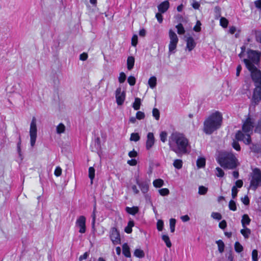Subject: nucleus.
<instances>
[{
    "label": "nucleus",
    "mask_w": 261,
    "mask_h": 261,
    "mask_svg": "<svg viewBox=\"0 0 261 261\" xmlns=\"http://www.w3.org/2000/svg\"><path fill=\"white\" fill-rule=\"evenodd\" d=\"M218 162L223 168L229 169L237 167L239 163L236 156L231 152H223L220 154Z\"/></svg>",
    "instance_id": "4"
},
{
    "label": "nucleus",
    "mask_w": 261,
    "mask_h": 261,
    "mask_svg": "<svg viewBox=\"0 0 261 261\" xmlns=\"http://www.w3.org/2000/svg\"><path fill=\"white\" fill-rule=\"evenodd\" d=\"M192 6L194 9H199V8L200 7V4L199 2H198L197 1H196L195 0H193L192 3Z\"/></svg>",
    "instance_id": "56"
},
{
    "label": "nucleus",
    "mask_w": 261,
    "mask_h": 261,
    "mask_svg": "<svg viewBox=\"0 0 261 261\" xmlns=\"http://www.w3.org/2000/svg\"><path fill=\"white\" fill-rule=\"evenodd\" d=\"M110 237L114 245H117L120 243V234L116 228L113 227L111 229Z\"/></svg>",
    "instance_id": "14"
},
{
    "label": "nucleus",
    "mask_w": 261,
    "mask_h": 261,
    "mask_svg": "<svg viewBox=\"0 0 261 261\" xmlns=\"http://www.w3.org/2000/svg\"><path fill=\"white\" fill-rule=\"evenodd\" d=\"M255 131L259 133H261V121L259 122L258 125H257Z\"/></svg>",
    "instance_id": "64"
},
{
    "label": "nucleus",
    "mask_w": 261,
    "mask_h": 261,
    "mask_svg": "<svg viewBox=\"0 0 261 261\" xmlns=\"http://www.w3.org/2000/svg\"><path fill=\"white\" fill-rule=\"evenodd\" d=\"M135 59L133 57H128L127 59V67L128 70H131L134 65Z\"/></svg>",
    "instance_id": "20"
},
{
    "label": "nucleus",
    "mask_w": 261,
    "mask_h": 261,
    "mask_svg": "<svg viewBox=\"0 0 261 261\" xmlns=\"http://www.w3.org/2000/svg\"><path fill=\"white\" fill-rule=\"evenodd\" d=\"M211 217L213 219L218 220H219L221 219V218H222L221 215L220 213H217V212H213L211 214Z\"/></svg>",
    "instance_id": "45"
},
{
    "label": "nucleus",
    "mask_w": 261,
    "mask_h": 261,
    "mask_svg": "<svg viewBox=\"0 0 261 261\" xmlns=\"http://www.w3.org/2000/svg\"><path fill=\"white\" fill-rule=\"evenodd\" d=\"M127 163L132 166H136L137 164V161L135 159L129 160L127 161Z\"/></svg>",
    "instance_id": "55"
},
{
    "label": "nucleus",
    "mask_w": 261,
    "mask_h": 261,
    "mask_svg": "<svg viewBox=\"0 0 261 261\" xmlns=\"http://www.w3.org/2000/svg\"><path fill=\"white\" fill-rule=\"evenodd\" d=\"M128 155L130 158H133L136 157L138 155V153L137 151H136L135 149H133L128 152Z\"/></svg>",
    "instance_id": "54"
},
{
    "label": "nucleus",
    "mask_w": 261,
    "mask_h": 261,
    "mask_svg": "<svg viewBox=\"0 0 261 261\" xmlns=\"http://www.w3.org/2000/svg\"><path fill=\"white\" fill-rule=\"evenodd\" d=\"M127 82L130 86H134L136 84V79L133 76H129L127 79Z\"/></svg>",
    "instance_id": "48"
},
{
    "label": "nucleus",
    "mask_w": 261,
    "mask_h": 261,
    "mask_svg": "<svg viewBox=\"0 0 261 261\" xmlns=\"http://www.w3.org/2000/svg\"><path fill=\"white\" fill-rule=\"evenodd\" d=\"M122 253L127 257H130L131 256L129 251V247L127 244H124L122 246Z\"/></svg>",
    "instance_id": "19"
},
{
    "label": "nucleus",
    "mask_w": 261,
    "mask_h": 261,
    "mask_svg": "<svg viewBox=\"0 0 261 261\" xmlns=\"http://www.w3.org/2000/svg\"><path fill=\"white\" fill-rule=\"evenodd\" d=\"M173 164L174 167L177 169H180L182 167V162L181 160H175Z\"/></svg>",
    "instance_id": "30"
},
{
    "label": "nucleus",
    "mask_w": 261,
    "mask_h": 261,
    "mask_svg": "<svg viewBox=\"0 0 261 261\" xmlns=\"http://www.w3.org/2000/svg\"><path fill=\"white\" fill-rule=\"evenodd\" d=\"M155 143V138L152 133H148L147 135V139L146 141V148L147 150H150L154 145Z\"/></svg>",
    "instance_id": "15"
},
{
    "label": "nucleus",
    "mask_w": 261,
    "mask_h": 261,
    "mask_svg": "<svg viewBox=\"0 0 261 261\" xmlns=\"http://www.w3.org/2000/svg\"><path fill=\"white\" fill-rule=\"evenodd\" d=\"M162 240L166 243V245L167 247L170 248L171 247L172 244L170 240L169 237L166 234L162 235Z\"/></svg>",
    "instance_id": "28"
},
{
    "label": "nucleus",
    "mask_w": 261,
    "mask_h": 261,
    "mask_svg": "<svg viewBox=\"0 0 261 261\" xmlns=\"http://www.w3.org/2000/svg\"><path fill=\"white\" fill-rule=\"evenodd\" d=\"M228 206L230 210L233 211H235L237 210L236 204L233 200H231L229 201Z\"/></svg>",
    "instance_id": "43"
},
{
    "label": "nucleus",
    "mask_w": 261,
    "mask_h": 261,
    "mask_svg": "<svg viewBox=\"0 0 261 261\" xmlns=\"http://www.w3.org/2000/svg\"><path fill=\"white\" fill-rule=\"evenodd\" d=\"M75 226L79 228L81 233H84L86 230V218L84 216L78 217L75 222Z\"/></svg>",
    "instance_id": "12"
},
{
    "label": "nucleus",
    "mask_w": 261,
    "mask_h": 261,
    "mask_svg": "<svg viewBox=\"0 0 261 261\" xmlns=\"http://www.w3.org/2000/svg\"><path fill=\"white\" fill-rule=\"evenodd\" d=\"M169 7V3L168 1H164L158 6V8L160 13H164L167 11Z\"/></svg>",
    "instance_id": "17"
},
{
    "label": "nucleus",
    "mask_w": 261,
    "mask_h": 261,
    "mask_svg": "<svg viewBox=\"0 0 261 261\" xmlns=\"http://www.w3.org/2000/svg\"><path fill=\"white\" fill-rule=\"evenodd\" d=\"M242 202L245 205L249 204V199L247 196H245L241 198Z\"/></svg>",
    "instance_id": "57"
},
{
    "label": "nucleus",
    "mask_w": 261,
    "mask_h": 261,
    "mask_svg": "<svg viewBox=\"0 0 261 261\" xmlns=\"http://www.w3.org/2000/svg\"><path fill=\"white\" fill-rule=\"evenodd\" d=\"M261 101V86H255L251 98V104L258 105Z\"/></svg>",
    "instance_id": "10"
},
{
    "label": "nucleus",
    "mask_w": 261,
    "mask_h": 261,
    "mask_svg": "<svg viewBox=\"0 0 261 261\" xmlns=\"http://www.w3.org/2000/svg\"><path fill=\"white\" fill-rule=\"evenodd\" d=\"M126 80V75L125 74L121 72L120 73L119 77H118V81L120 83H123Z\"/></svg>",
    "instance_id": "40"
},
{
    "label": "nucleus",
    "mask_w": 261,
    "mask_h": 261,
    "mask_svg": "<svg viewBox=\"0 0 261 261\" xmlns=\"http://www.w3.org/2000/svg\"><path fill=\"white\" fill-rule=\"evenodd\" d=\"M168 144L170 149L177 154L187 153L190 147L189 140L183 134L178 132L171 134Z\"/></svg>",
    "instance_id": "1"
},
{
    "label": "nucleus",
    "mask_w": 261,
    "mask_h": 261,
    "mask_svg": "<svg viewBox=\"0 0 261 261\" xmlns=\"http://www.w3.org/2000/svg\"><path fill=\"white\" fill-rule=\"evenodd\" d=\"M95 176V170L93 167H90L89 168V177L91 179V184L93 182V180Z\"/></svg>",
    "instance_id": "33"
},
{
    "label": "nucleus",
    "mask_w": 261,
    "mask_h": 261,
    "mask_svg": "<svg viewBox=\"0 0 261 261\" xmlns=\"http://www.w3.org/2000/svg\"><path fill=\"white\" fill-rule=\"evenodd\" d=\"M220 25L223 28H226L228 24V21L224 17H221L220 20Z\"/></svg>",
    "instance_id": "38"
},
{
    "label": "nucleus",
    "mask_w": 261,
    "mask_h": 261,
    "mask_svg": "<svg viewBox=\"0 0 261 261\" xmlns=\"http://www.w3.org/2000/svg\"><path fill=\"white\" fill-rule=\"evenodd\" d=\"M260 53L258 51L249 50L247 51V58L244 59V62L247 69L256 67L260 61Z\"/></svg>",
    "instance_id": "5"
},
{
    "label": "nucleus",
    "mask_w": 261,
    "mask_h": 261,
    "mask_svg": "<svg viewBox=\"0 0 261 261\" xmlns=\"http://www.w3.org/2000/svg\"><path fill=\"white\" fill-rule=\"evenodd\" d=\"M65 126L64 124L61 123L56 126V133L58 134H61L65 131Z\"/></svg>",
    "instance_id": "23"
},
{
    "label": "nucleus",
    "mask_w": 261,
    "mask_h": 261,
    "mask_svg": "<svg viewBox=\"0 0 261 261\" xmlns=\"http://www.w3.org/2000/svg\"><path fill=\"white\" fill-rule=\"evenodd\" d=\"M176 223V220L174 218H171L169 220L170 228L171 232L175 231V226Z\"/></svg>",
    "instance_id": "35"
},
{
    "label": "nucleus",
    "mask_w": 261,
    "mask_h": 261,
    "mask_svg": "<svg viewBox=\"0 0 261 261\" xmlns=\"http://www.w3.org/2000/svg\"><path fill=\"white\" fill-rule=\"evenodd\" d=\"M140 139V137L138 133H133L131 134L129 140L131 141L137 142Z\"/></svg>",
    "instance_id": "31"
},
{
    "label": "nucleus",
    "mask_w": 261,
    "mask_h": 261,
    "mask_svg": "<svg viewBox=\"0 0 261 261\" xmlns=\"http://www.w3.org/2000/svg\"><path fill=\"white\" fill-rule=\"evenodd\" d=\"M250 221L251 220L248 215L244 214L243 215L242 219L241 220V223L243 227H246V225H248L250 224Z\"/></svg>",
    "instance_id": "18"
},
{
    "label": "nucleus",
    "mask_w": 261,
    "mask_h": 261,
    "mask_svg": "<svg viewBox=\"0 0 261 261\" xmlns=\"http://www.w3.org/2000/svg\"><path fill=\"white\" fill-rule=\"evenodd\" d=\"M88 58V55L86 53H83L80 55V59L81 60L85 61Z\"/></svg>",
    "instance_id": "63"
},
{
    "label": "nucleus",
    "mask_w": 261,
    "mask_h": 261,
    "mask_svg": "<svg viewBox=\"0 0 261 261\" xmlns=\"http://www.w3.org/2000/svg\"><path fill=\"white\" fill-rule=\"evenodd\" d=\"M219 226L221 229H224L226 227V222L225 220L222 221L220 222Z\"/></svg>",
    "instance_id": "62"
},
{
    "label": "nucleus",
    "mask_w": 261,
    "mask_h": 261,
    "mask_svg": "<svg viewBox=\"0 0 261 261\" xmlns=\"http://www.w3.org/2000/svg\"><path fill=\"white\" fill-rule=\"evenodd\" d=\"M148 84L150 88H151V89L154 88L156 85V77H155L154 76L150 77L148 80Z\"/></svg>",
    "instance_id": "21"
},
{
    "label": "nucleus",
    "mask_w": 261,
    "mask_h": 261,
    "mask_svg": "<svg viewBox=\"0 0 261 261\" xmlns=\"http://www.w3.org/2000/svg\"><path fill=\"white\" fill-rule=\"evenodd\" d=\"M259 186H261V172L259 169H255L253 171L250 187L254 190Z\"/></svg>",
    "instance_id": "9"
},
{
    "label": "nucleus",
    "mask_w": 261,
    "mask_h": 261,
    "mask_svg": "<svg viewBox=\"0 0 261 261\" xmlns=\"http://www.w3.org/2000/svg\"><path fill=\"white\" fill-rule=\"evenodd\" d=\"M216 174L218 177H221L224 175V171L219 167L216 168Z\"/></svg>",
    "instance_id": "44"
},
{
    "label": "nucleus",
    "mask_w": 261,
    "mask_h": 261,
    "mask_svg": "<svg viewBox=\"0 0 261 261\" xmlns=\"http://www.w3.org/2000/svg\"><path fill=\"white\" fill-rule=\"evenodd\" d=\"M205 165V159L203 158L198 159L197 161V166L198 168H203Z\"/></svg>",
    "instance_id": "29"
},
{
    "label": "nucleus",
    "mask_w": 261,
    "mask_h": 261,
    "mask_svg": "<svg viewBox=\"0 0 261 261\" xmlns=\"http://www.w3.org/2000/svg\"><path fill=\"white\" fill-rule=\"evenodd\" d=\"M247 69L250 72L251 77L255 86H261V71L258 69L257 67L252 68L250 66Z\"/></svg>",
    "instance_id": "8"
},
{
    "label": "nucleus",
    "mask_w": 261,
    "mask_h": 261,
    "mask_svg": "<svg viewBox=\"0 0 261 261\" xmlns=\"http://www.w3.org/2000/svg\"><path fill=\"white\" fill-rule=\"evenodd\" d=\"M186 50L189 52L191 51L195 47L196 43L192 37H188L186 38Z\"/></svg>",
    "instance_id": "16"
},
{
    "label": "nucleus",
    "mask_w": 261,
    "mask_h": 261,
    "mask_svg": "<svg viewBox=\"0 0 261 261\" xmlns=\"http://www.w3.org/2000/svg\"><path fill=\"white\" fill-rule=\"evenodd\" d=\"M160 194L162 196H166L169 194V190L167 188H163L159 190Z\"/></svg>",
    "instance_id": "42"
},
{
    "label": "nucleus",
    "mask_w": 261,
    "mask_h": 261,
    "mask_svg": "<svg viewBox=\"0 0 261 261\" xmlns=\"http://www.w3.org/2000/svg\"><path fill=\"white\" fill-rule=\"evenodd\" d=\"M176 28L177 29V33L179 35H183L185 33V30L182 24L179 23L176 25Z\"/></svg>",
    "instance_id": "32"
},
{
    "label": "nucleus",
    "mask_w": 261,
    "mask_h": 261,
    "mask_svg": "<svg viewBox=\"0 0 261 261\" xmlns=\"http://www.w3.org/2000/svg\"><path fill=\"white\" fill-rule=\"evenodd\" d=\"M157 229L159 231H162L164 226V222L161 220H159L157 222Z\"/></svg>",
    "instance_id": "49"
},
{
    "label": "nucleus",
    "mask_w": 261,
    "mask_h": 261,
    "mask_svg": "<svg viewBox=\"0 0 261 261\" xmlns=\"http://www.w3.org/2000/svg\"><path fill=\"white\" fill-rule=\"evenodd\" d=\"M141 103V99L139 98H136L135 99V101L133 103V107L135 110H138L140 108V105Z\"/></svg>",
    "instance_id": "27"
},
{
    "label": "nucleus",
    "mask_w": 261,
    "mask_h": 261,
    "mask_svg": "<svg viewBox=\"0 0 261 261\" xmlns=\"http://www.w3.org/2000/svg\"><path fill=\"white\" fill-rule=\"evenodd\" d=\"M162 13H157L155 15V17L156 18L158 21L159 23H162L163 21V17L161 14Z\"/></svg>",
    "instance_id": "59"
},
{
    "label": "nucleus",
    "mask_w": 261,
    "mask_h": 261,
    "mask_svg": "<svg viewBox=\"0 0 261 261\" xmlns=\"http://www.w3.org/2000/svg\"><path fill=\"white\" fill-rule=\"evenodd\" d=\"M138 43V36L137 35H133L132 38V45L136 46Z\"/></svg>",
    "instance_id": "52"
},
{
    "label": "nucleus",
    "mask_w": 261,
    "mask_h": 261,
    "mask_svg": "<svg viewBox=\"0 0 261 261\" xmlns=\"http://www.w3.org/2000/svg\"><path fill=\"white\" fill-rule=\"evenodd\" d=\"M126 211L128 213L134 215L138 212L139 209L137 206H134L132 207H126Z\"/></svg>",
    "instance_id": "25"
},
{
    "label": "nucleus",
    "mask_w": 261,
    "mask_h": 261,
    "mask_svg": "<svg viewBox=\"0 0 261 261\" xmlns=\"http://www.w3.org/2000/svg\"><path fill=\"white\" fill-rule=\"evenodd\" d=\"M252 258L253 261L258 260V252L256 249H254L252 251Z\"/></svg>",
    "instance_id": "50"
},
{
    "label": "nucleus",
    "mask_w": 261,
    "mask_h": 261,
    "mask_svg": "<svg viewBox=\"0 0 261 261\" xmlns=\"http://www.w3.org/2000/svg\"><path fill=\"white\" fill-rule=\"evenodd\" d=\"M207 191V188L204 186H200L198 189V193L200 195H204L206 194Z\"/></svg>",
    "instance_id": "46"
},
{
    "label": "nucleus",
    "mask_w": 261,
    "mask_h": 261,
    "mask_svg": "<svg viewBox=\"0 0 261 261\" xmlns=\"http://www.w3.org/2000/svg\"><path fill=\"white\" fill-rule=\"evenodd\" d=\"M232 147L237 151H239L241 149L239 144L236 141L233 142Z\"/></svg>",
    "instance_id": "60"
},
{
    "label": "nucleus",
    "mask_w": 261,
    "mask_h": 261,
    "mask_svg": "<svg viewBox=\"0 0 261 261\" xmlns=\"http://www.w3.org/2000/svg\"><path fill=\"white\" fill-rule=\"evenodd\" d=\"M222 122V115L221 113L215 112L205 120L203 130L206 134L210 135L220 127Z\"/></svg>",
    "instance_id": "2"
},
{
    "label": "nucleus",
    "mask_w": 261,
    "mask_h": 261,
    "mask_svg": "<svg viewBox=\"0 0 261 261\" xmlns=\"http://www.w3.org/2000/svg\"><path fill=\"white\" fill-rule=\"evenodd\" d=\"M62 169L60 167H57L55 170V175L57 176H59L61 175Z\"/></svg>",
    "instance_id": "58"
},
{
    "label": "nucleus",
    "mask_w": 261,
    "mask_h": 261,
    "mask_svg": "<svg viewBox=\"0 0 261 261\" xmlns=\"http://www.w3.org/2000/svg\"><path fill=\"white\" fill-rule=\"evenodd\" d=\"M169 53L170 54H174L176 51L179 39L176 34L171 29L169 31Z\"/></svg>",
    "instance_id": "6"
},
{
    "label": "nucleus",
    "mask_w": 261,
    "mask_h": 261,
    "mask_svg": "<svg viewBox=\"0 0 261 261\" xmlns=\"http://www.w3.org/2000/svg\"><path fill=\"white\" fill-rule=\"evenodd\" d=\"M152 115L156 120H159L160 117V113L159 110L153 108L152 110Z\"/></svg>",
    "instance_id": "37"
},
{
    "label": "nucleus",
    "mask_w": 261,
    "mask_h": 261,
    "mask_svg": "<svg viewBox=\"0 0 261 261\" xmlns=\"http://www.w3.org/2000/svg\"><path fill=\"white\" fill-rule=\"evenodd\" d=\"M216 243L218 247L219 251L220 253H222L224 251V244L221 240H218L216 242Z\"/></svg>",
    "instance_id": "34"
},
{
    "label": "nucleus",
    "mask_w": 261,
    "mask_h": 261,
    "mask_svg": "<svg viewBox=\"0 0 261 261\" xmlns=\"http://www.w3.org/2000/svg\"><path fill=\"white\" fill-rule=\"evenodd\" d=\"M201 23L200 22V21H199V20L197 21L195 25L193 28L194 31L196 32H200L201 31Z\"/></svg>",
    "instance_id": "47"
},
{
    "label": "nucleus",
    "mask_w": 261,
    "mask_h": 261,
    "mask_svg": "<svg viewBox=\"0 0 261 261\" xmlns=\"http://www.w3.org/2000/svg\"><path fill=\"white\" fill-rule=\"evenodd\" d=\"M134 226L133 221H129L127 226L125 228L124 231L127 233H130L132 231V227Z\"/></svg>",
    "instance_id": "26"
},
{
    "label": "nucleus",
    "mask_w": 261,
    "mask_h": 261,
    "mask_svg": "<svg viewBox=\"0 0 261 261\" xmlns=\"http://www.w3.org/2000/svg\"><path fill=\"white\" fill-rule=\"evenodd\" d=\"M115 97L118 105H122L125 99V92L121 88H118L115 91Z\"/></svg>",
    "instance_id": "13"
},
{
    "label": "nucleus",
    "mask_w": 261,
    "mask_h": 261,
    "mask_svg": "<svg viewBox=\"0 0 261 261\" xmlns=\"http://www.w3.org/2000/svg\"><path fill=\"white\" fill-rule=\"evenodd\" d=\"M238 190L235 186H233L231 189V195L233 199L235 198L237 195Z\"/></svg>",
    "instance_id": "53"
},
{
    "label": "nucleus",
    "mask_w": 261,
    "mask_h": 261,
    "mask_svg": "<svg viewBox=\"0 0 261 261\" xmlns=\"http://www.w3.org/2000/svg\"><path fill=\"white\" fill-rule=\"evenodd\" d=\"M234 249L237 252H241L243 250L242 245L239 242H236L234 244Z\"/></svg>",
    "instance_id": "39"
},
{
    "label": "nucleus",
    "mask_w": 261,
    "mask_h": 261,
    "mask_svg": "<svg viewBox=\"0 0 261 261\" xmlns=\"http://www.w3.org/2000/svg\"><path fill=\"white\" fill-rule=\"evenodd\" d=\"M145 118V114L141 112V111H138L136 113V118L138 120H141Z\"/></svg>",
    "instance_id": "51"
},
{
    "label": "nucleus",
    "mask_w": 261,
    "mask_h": 261,
    "mask_svg": "<svg viewBox=\"0 0 261 261\" xmlns=\"http://www.w3.org/2000/svg\"><path fill=\"white\" fill-rule=\"evenodd\" d=\"M160 137L162 142H165L167 140V133L166 132H162L160 134Z\"/></svg>",
    "instance_id": "41"
},
{
    "label": "nucleus",
    "mask_w": 261,
    "mask_h": 261,
    "mask_svg": "<svg viewBox=\"0 0 261 261\" xmlns=\"http://www.w3.org/2000/svg\"><path fill=\"white\" fill-rule=\"evenodd\" d=\"M135 180L136 184L139 186L141 192L144 194L146 193L149 190V182L140 179L139 175L135 177Z\"/></svg>",
    "instance_id": "11"
},
{
    "label": "nucleus",
    "mask_w": 261,
    "mask_h": 261,
    "mask_svg": "<svg viewBox=\"0 0 261 261\" xmlns=\"http://www.w3.org/2000/svg\"><path fill=\"white\" fill-rule=\"evenodd\" d=\"M241 233L244 236V237L246 239L248 238L250 234L251 230L247 227H245L241 230Z\"/></svg>",
    "instance_id": "24"
},
{
    "label": "nucleus",
    "mask_w": 261,
    "mask_h": 261,
    "mask_svg": "<svg viewBox=\"0 0 261 261\" xmlns=\"http://www.w3.org/2000/svg\"><path fill=\"white\" fill-rule=\"evenodd\" d=\"M253 120L248 118L242 126V131H238L236 135V138L239 141H242L244 143L249 144L251 142L250 136L253 132Z\"/></svg>",
    "instance_id": "3"
},
{
    "label": "nucleus",
    "mask_w": 261,
    "mask_h": 261,
    "mask_svg": "<svg viewBox=\"0 0 261 261\" xmlns=\"http://www.w3.org/2000/svg\"><path fill=\"white\" fill-rule=\"evenodd\" d=\"M164 180L161 178L155 179L152 182L153 186L156 188L162 187L164 185Z\"/></svg>",
    "instance_id": "22"
},
{
    "label": "nucleus",
    "mask_w": 261,
    "mask_h": 261,
    "mask_svg": "<svg viewBox=\"0 0 261 261\" xmlns=\"http://www.w3.org/2000/svg\"><path fill=\"white\" fill-rule=\"evenodd\" d=\"M29 136L30 137V145L32 147H33L35 145L37 137V120L35 117H33L31 120L29 129Z\"/></svg>",
    "instance_id": "7"
},
{
    "label": "nucleus",
    "mask_w": 261,
    "mask_h": 261,
    "mask_svg": "<svg viewBox=\"0 0 261 261\" xmlns=\"http://www.w3.org/2000/svg\"><path fill=\"white\" fill-rule=\"evenodd\" d=\"M255 7L261 11V0H257L254 2Z\"/></svg>",
    "instance_id": "61"
},
{
    "label": "nucleus",
    "mask_w": 261,
    "mask_h": 261,
    "mask_svg": "<svg viewBox=\"0 0 261 261\" xmlns=\"http://www.w3.org/2000/svg\"><path fill=\"white\" fill-rule=\"evenodd\" d=\"M134 255L137 257H143L144 256V253L142 250L141 249H136L134 252Z\"/></svg>",
    "instance_id": "36"
}]
</instances>
